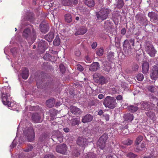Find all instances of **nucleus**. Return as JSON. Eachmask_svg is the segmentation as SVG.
<instances>
[{
    "instance_id": "f257e3e1",
    "label": "nucleus",
    "mask_w": 158,
    "mask_h": 158,
    "mask_svg": "<svg viewBox=\"0 0 158 158\" xmlns=\"http://www.w3.org/2000/svg\"><path fill=\"white\" fill-rule=\"evenodd\" d=\"M2 94V100L4 105L7 106L10 109H16L17 105L14 102H10V89L9 87H4L1 90Z\"/></svg>"
},
{
    "instance_id": "f03ea898",
    "label": "nucleus",
    "mask_w": 158,
    "mask_h": 158,
    "mask_svg": "<svg viewBox=\"0 0 158 158\" xmlns=\"http://www.w3.org/2000/svg\"><path fill=\"white\" fill-rule=\"evenodd\" d=\"M23 35L27 40L29 44H32L36 39V32L33 29L31 31L29 29H25L23 32Z\"/></svg>"
},
{
    "instance_id": "7ed1b4c3",
    "label": "nucleus",
    "mask_w": 158,
    "mask_h": 158,
    "mask_svg": "<svg viewBox=\"0 0 158 158\" xmlns=\"http://www.w3.org/2000/svg\"><path fill=\"white\" fill-rule=\"evenodd\" d=\"M134 40L133 39H131L129 40H126L124 41L123 47L125 53L128 55L132 54L131 51L134 49H132L131 47L134 46Z\"/></svg>"
},
{
    "instance_id": "20e7f679",
    "label": "nucleus",
    "mask_w": 158,
    "mask_h": 158,
    "mask_svg": "<svg viewBox=\"0 0 158 158\" xmlns=\"http://www.w3.org/2000/svg\"><path fill=\"white\" fill-rule=\"evenodd\" d=\"M116 99L113 97L107 96L103 102V104L105 107L110 109H113L116 107L117 105Z\"/></svg>"
},
{
    "instance_id": "39448f33",
    "label": "nucleus",
    "mask_w": 158,
    "mask_h": 158,
    "mask_svg": "<svg viewBox=\"0 0 158 158\" xmlns=\"http://www.w3.org/2000/svg\"><path fill=\"white\" fill-rule=\"evenodd\" d=\"M110 10L106 8H102L101 10L96 14V16L98 19L104 20L106 19L109 14Z\"/></svg>"
},
{
    "instance_id": "423d86ee",
    "label": "nucleus",
    "mask_w": 158,
    "mask_h": 158,
    "mask_svg": "<svg viewBox=\"0 0 158 158\" xmlns=\"http://www.w3.org/2000/svg\"><path fill=\"white\" fill-rule=\"evenodd\" d=\"M144 48L146 52L152 57H153L155 56L156 53V51L153 47L151 42H147L144 44Z\"/></svg>"
},
{
    "instance_id": "0eeeda50",
    "label": "nucleus",
    "mask_w": 158,
    "mask_h": 158,
    "mask_svg": "<svg viewBox=\"0 0 158 158\" xmlns=\"http://www.w3.org/2000/svg\"><path fill=\"white\" fill-rule=\"evenodd\" d=\"M23 133L27 137L28 141L31 142L34 139L35 135L33 129L30 127L23 132Z\"/></svg>"
},
{
    "instance_id": "6e6552de",
    "label": "nucleus",
    "mask_w": 158,
    "mask_h": 158,
    "mask_svg": "<svg viewBox=\"0 0 158 158\" xmlns=\"http://www.w3.org/2000/svg\"><path fill=\"white\" fill-rule=\"evenodd\" d=\"M108 138V135L107 134H104L102 135L99 139L97 143V145L100 148L103 149L106 145V142Z\"/></svg>"
},
{
    "instance_id": "1a4fd4ad",
    "label": "nucleus",
    "mask_w": 158,
    "mask_h": 158,
    "mask_svg": "<svg viewBox=\"0 0 158 158\" xmlns=\"http://www.w3.org/2000/svg\"><path fill=\"white\" fill-rule=\"evenodd\" d=\"M54 135L52 136V139L54 142L56 143H61L63 141V135L59 131H55Z\"/></svg>"
},
{
    "instance_id": "9d476101",
    "label": "nucleus",
    "mask_w": 158,
    "mask_h": 158,
    "mask_svg": "<svg viewBox=\"0 0 158 158\" xmlns=\"http://www.w3.org/2000/svg\"><path fill=\"white\" fill-rule=\"evenodd\" d=\"M94 79L96 82L101 84L106 83L107 82L106 80L102 76H98V74H94Z\"/></svg>"
},
{
    "instance_id": "9b49d317",
    "label": "nucleus",
    "mask_w": 158,
    "mask_h": 158,
    "mask_svg": "<svg viewBox=\"0 0 158 158\" xmlns=\"http://www.w3.org/2000/svg\"><path fill=\"white\" fill-rule=\"evenodd\" d=\"M141 107V108L142 110H152V108L151 107L152 104L149 102L147 101L142 102L140 103Z\"/></svg>"
},
{
    "instance_id": "f8f14e48",
    "label": "nucleus",
    "mask_w": 158,
    "mask_h": 158,
    "mask_svg": "<svg viewBox=\"0 0 158 158\" xmlns=\"http://www.w3.org/2000/svg\"><path fill=\"white\" fill-rule=\"evenodd\" d=\"M56 151L63 154H65L66 151V145L62 144L59 145L56 147Z\"/></svg>"
},
{
    "instance_id": "ddd939ff",
    "label": "nucleus",
    "mask_w": 158,
    "mask_h": 158,
    "mask_svg": "<svg viewBox=\"0 0 158 158\" xmlns=\"http://www.w3.org/2000/svg\"><path fill=\"white\" fill-rule=\"evenodd\" d=\"M70 109L71 112L72 114L76 115H80L82 113L81 111L79 108L75 106H70Z\"/></svg>"
},
{
    "instance_id": "4468645a",
    "label": "nucleus",
    "mask_w": 158,
    "mask_h": 158,
    "mask_svg": "<svg viewBox=\"0 0 158 158\" xmlns=\"http://www.w3.org/2000/svg\"><path fill=\"white\" fill-rule=\"evenodd\" d=\"M78 3V0H63L62 4L65 6H71L73 4L76 5Z\"/></svg>"
},
{
    "instance_id": "2eb2a0df",
    "label": "nucleus",
    "mask_w": 158,
    "mask_h": 158,
    "mask_svg": "<svg viewBox=\"0 0 158 158\" xmlns=\"http://www.w3.org/2000/svg\"><path fill=\"white\" fill-rule=\"evenodd\" d=\"M77 143L78 145L83 147L87 143V141L86 138L79 137L77 140Z\"/></svg>"
},
{
    "instance_id": "dca6fc26",
    "label": "nucleus",
    "mask_w": 158,
    "mask_h": 158,
    "mask_svg": "<svg viewBox=\"0 0 158 158\" xmlns=\"http://www.w3.org/2000/svg\"><path fill=\"white\" fill-rule=\"evenodd\" d=\"M87 31V29L85 27H80L76 31L75 34L76 35H83L85 34Z\"/></svg>"
},
{
    "instance_id": "f3484780",
    "label": "nucleus",
    "mask_w": 158,
    "mask_h": 158,
    "mask_svg": "<svg viewBox=\"0 0 158 158\" xmlns=\"http://www.w3.org/2000/svg\"><path fill=\"white\" fill-rule=\"evenodd\" d=\"M93 116L90 114H87L82 117V121L84 123L89 122L93 119Z\"/></svg>"
},
{
    "instance_id": "a211bd4d",
    "label": "nucleus",
    "mask_w": 158,
    "mask_h": 158,
    "mask_svg": "<svg viewBox=\"0 0 158 158\" xmlns=\"http://www.w3.org/2000/svg\"><path fill=\"white\" fill-rule=\"evenodd\" d=\"M22 78L25 80L27 79L29 75V71L27 68H24L22 69Z\"/></svg>"
},
{
    "instance_id": "6ab92c4d",
    "label": "nucleus",
    "mask_w": 158,
    "mask_h": 158,
    "mask_svg": "<svg viewBox=\"0 0 158 158\" xmlns=\"http://www.w3.org/2000/svg\"><path fill=\"white\" fill-rule=\"evenodd\" d=\"M33 121L35 123H40L41 122L40 120V116L37 113L33 114L32 116Z\"/></svg>"
},
{
    "instance_id": "aec40b11",
    "label": "nucleus",
    "mask_w": 158,
    "mask_h": 158,
    "mask_svg": "<svg viewBox=\"0 0 158 158\" xmlns=\"http://www.w3.org/2000/svg\"><path fill=\"white\" fill-rule=\"evenodd\" d=\"M99 68V64L97 62L93 63L89 68V70L90 71H96Z\"/></svg>"
},
{
    "instance_id": "412c9836",
    "label": "nucleus",
    "mask_w": 158,
    "mask_h": 158,
    "mask_svg": "<svg viewBox=\"0 0 158 158\" xmlns=\"http://www.w3.org/2000/svg\"><path fill=\"white\" fill-rule=\"evenodd\" d=\"M142 69L143 73L146 74L149 69L148 63L147 62H144L142 65Z\"/></svg>"
},
{
    "instance_id": "4be33fe9",
    "label": "nucleus",
    "mask_w": 158,
    "mask_h": 158,
    "mask_svg": "<svg viewBox=\"0 0 158 158\" xmlns=\"http://www.w3.org/2000/svg\"><path fill=\"white\" fill-rule=\"evenodd\" d=\"M54 33L53 32L50 31L45 36V39L48 42H51L54 37Z\"/></svg>"
},
{
    "instance_id": "5701e85b",
    "label": "nucleus",
    "mask_w": 158,
    "mask_h": 158,
    "mask_svg": "<svg viewBox=\"0 0 158 158\" xmlns=\"http://www.w3.org/2000/svg\"><path fill=\"white\" fill-rule=\"evenodd\" d=\"M123 118L125 121L128 122H131L134 119L133 114L130 113L125 114Z\"/></svg>"
},
{
    "instance_id": "b1692460",
    "label": "nucleus",
    "mask_w": 158,
    "mask_h": 158,
    "mask_svg": "<svg viewBox=\"0 0 158 158\" xmlns=\"http://www.w3.org/2000/svg\"><path fill=\"white\" fill-rule=\"evenodd\" d=\"M40 31L42 32H47L49 29L48 26L47 25L44 24H40Z\"/></svg>"
},
{
    "instance_id": "393cba45",
    "label": "nucleus",
    "mask_w": 158,
    "mask_h": 158,
    "mask_svg": "<svg viewBox=\"0 0 158 158\" xmlns=\"http://www.w3.org/2000/svg\"><path fill=\"white\" fill-rule=\"evenodd\" d=\"M148 15L151 19L156 20H157L158 18V15L153 12H149Z\"/></svg>"
},
{
    "instance_id": "a878e982",
    "label": "nucleus",
    "mask_w": 158,
    "mask_h": 158,
    "mask_svg": "<svg viewBox=\"0 0 158 158\" xmlns=\"http://www.w3.org/2000/svg\"><path fill=\"white\" fill-rule=\"evenodd\" d=\"M55 103V100L54 99H50L48 100L46 102L47 106L51 108L53 106Z\"/></svg>"
},
{
    "instance_id": "bb28decb",
    "label": "nucleus",
    "mask_w": 158,
    "mask_h": 158,
    "mask_svg": "<svg viewBox=\"0 0 158 158\" xmlns=\"http://www.w3.org/2000/svg\"><path fill=\"white\" fill-rule=\"evenodd\" d=\"M150 77L152 80H156L158 77V72L152 71V73L150 74Z\"/></svg>"
},
{
    "instance_id": "cd10ccee",
    "label": "nucleus",
    "mask_w": 158,
    "mask_h": 158,
    "mask_svg": "<svg viewBox=\"0 0 158 158\" xmlns=\"http://www.w3.org/2000/svg\"><path fill=\"white\" fill-rule=\"evenodd\" d=\"M139 108L138 106L131 105L128 107L129 111L131 113H134L136 111L138 110Z\"/></svg>"
},
{
    "instance_id": "c85d7f7f",
    "label": "nucleus",
    "mask_w": 158,
    "mask_h": 158,
    "mask_svg": "<svg viewBox=\"0 0 158 158\" xmlns=\"http://www.w3.org/2000/svg\"><path fill=\"white\" fill-rule=\"evenodd\" d=\"M65 20L66 22L70 23L72 21V17L71 14L69 13L67 14L64 15Z\"/></svg>"
},
{
    "instance_id": "c756f323",
    "label": "nucleus",
    "mask_w": 158,
    "mask_h": 158,
    "mask_svg": "<svg viewBox=\"0 0 158 158\" xmlns=\"http://www.w3.org/2000/svg\"><path fill=\"white\" fill-rule=\"evenodd\" d=\"M85 3L86 5L89 7H93L95 5L94 2L93 0H86Z\"/></svg>"
},
{
    "instance_id": "7c9ffc66",
    "label": "nucleus",
    "mask_w": 158,
    "mask_h": 158,
    "mask_svg": "<svg viewBox=\"0 0 158 158\" xmlns=\"http://www.w3.org/2000/svg\"><path fill=\"white\" fill-rule=\"evenodd\" d=\"M70 123L72 126L78 125L79 123V120L78 118H74L71 120Z\"/></svg>"
},
{
    "instance_id": "2f4dec72",
    "label": "nucleus",
    "mask_w": 158,
    "mask_h": 158,
    "mask_svg": "<svg viewBox=\"0 0 158 158\" xmlns=\"http://www.w3.org/2000/svg\"><path fill=\"white\" fill-rule=\"evenodd\" d=\"M146 115L148 117L152 119H153L155 117V113L151 111H148L145 113Z\"/></svg>"
},
{
    "instance_id": "473e14b6",
    "label": "nucleus",
    "mask_w": 158,
    "mask_h": 158,
    "mask_svg": "<svg viewBox=\"0 0 158 158\" xmlns=\"http://www.w3.org/2000/svg\"><path fill=\"white\" fill-rule=\"evenodd\" d=\"M117 2V6L119 8H121L123 7L124 3L123 0H116Z\"/></svg>"
},
{
    "instance_id": "72a5a7b5",
    "label": "nucleus",
    "mask_w": 158,
    "mask_h": 158,
    "mask_svg": "<svg viewBox=\"0 0 158 158\" xmlns=\"http://www.w3.org/2000/svg\"><path fill=\"white\" fill-rule=\"evenodd\" d=\"M103 48L102 47H101L97 50L96 53L98 56H101L103 55Z\"/></svg>"
},
{
    "instance_id": "f704fd0d",
    "label": "nucleus",
    "mask_w": 158,
    "mask_h": 158,
    "mask_svg": "<svg viewBox=\"0 0 158 158\" xmlns=\"http://www.w3.org/2000/svg\"><path fill=\"white\" fill-rule=\"evenodd\" d=\"M53 44L54 45L58 46L60 44V39L59 37H56L53 42Z\"/></svg>"
},
{
    "instance_id": "c9c22d12",
    "label": "nucleus",
    "mask_w": 158,
    "mask_h": 158,
    "mask_svg": "<svg viewBox=\"0 0 158 158\" xmlns=\"http://www.w3.org/2000/svg\"><path fill=\"white\" fill-rule=\"evenodd\" d=\"M114 53L112 52H110L107 55V58L109 61H112L114 59Z\"/></svg>"
},
{
    "instance_id": "e433bc0d",
    "label": "nucleus",
    "mask_w": 158,
    "mask_h": 158,
    "mask_svg": "<svg viewBox=\"0 0 158 158\" xmlns=\"http://www.w3.org/2000/svg\"><path fill=\"white\" fill-rule=\"evenodd\" d=\"M143 139V137L141 136H139L136 139L135 141V144L138 145Z\"/></svg>"
},
{
    "instance_id": "4c0bfd02",
    "label": "nucleus",
    "mask_w": 158,
    "mask_h": 158,
    "mask_svg": "<svg viewBox=\"0 0 158 158\" xmlns=\"http://www.w3.org/2000/svg\"><path fill=\"white\" fill-rule=\"evenodd\" d=\"M126 156L130 158H135L137 155L131 152H130L127 154Z\"/></svg>"
},
{
    "instance_id": "58836bf2",
    "label": "nucleus",
    "mask_w": 158,
    "mask_h": 158,
    "mask_svg": "<svg viewBox=\"0 0 158 158\" xmlns=\"http://www.w3.org/2000/svg\"><path fill=\"white\" fill-rule=\"evenodd\" d=\"M147 89L152 93H154L155 89V87L153 85L148 86Z\"/></svg>"
},
{
    "instance_id": "ea45409f",
    "label": "nucleus",
    "mask_w": 158,
    "mask_h": 158,
    "mask_svg": "<svg viewBox=\"0 0 158 158\" xmlns=\"http://www.w3.org/2000/svg\"><path fill=\"white\" fill-rule=\"evenodd\" d=\"M136 78L138 80L141 81L143 79L144 76L142 74L139 73L137 76Z\"/></svg>"
},
{
    "instance_id": "a19ab883",
    "label": "nucleus",
    "mask_w": 158,
    "mask_h": 158,
    "mask_svg": "<svg viewBox=\"0 0 158 158\" xmlns=\"http://www.w3.org/2000/svg\"><path fill=\"white\" fill-rule=\"evenodd\" d=\"M51 56L49 54L46 53L44 56L43 58L45 60H51Z\"/></svg>"
},
{
    "instance_id": "79ce46f5",
    "label": "nucleus",
    "mask_w": 158,
    "mask_h": 158,
    "mask_svg": "<svg viewBox=\"0 0 158 158\" xmlns=\"http://www.w3.org/2000/svg\"><path fill=\"white\" fill-rule=\"evenodd\" d=\"M33 148V147L31 144H29L28 145V146L25 149L24 151L26 152H29L31 151Z\"/></svg>"
},
{
    "instance_id": "37998d69",
    "label": "nucleus",
    "mask_w": 158,
    "mask_h": 158,
    "mask_svg": "<svg viewBox=\"0 0 158 158\" xmlns=\"http://www.w3.org/2000/svg\"><path fill=\"white\" fill-rule=\"evenodd\" d=\"M85 158H96V156L95 154L90 153L87 155Z\"/></svg>"
},
{
    "instance_id": "c03bdc74",
    "label": "nucleus",
    "mask_w": 158,
    "mask_h": 158,
    "mask_svg": "<svg viewBox=\"0 0 158 158\" xmlns=\"http://www.w3.org/2000/svg\"><path fill=\"white\" fill-rule=\"evenodd\" d=\"M59 67L60 71L62 73H64L65 70V69L64 65L62 64H60L59 65Z\"/></svg>"
},
{
    "instance_id": "a18cd8bd",
    "label": "nucleus",
    "mask_w": 158,
    "mask_h": 158,
    "mask_svg": "<svg viewBox=\"0 0 158 158\" xmlns=\"http://www.w3.org/2000/svg\"><path fill=\"white\" fill-rule=\"evenodd\" d=\"M132 143V141L128 139L124 142V144L127 145H130Z\"/></svg>"
},
{
    "instance_id": "49530a36",
    "label": "nucleus",
    "mask_w": 158,
    "mask_h": 158,
    "mask_svg": "<svg viewBox=\"0 0 158 158\" xmlns=\"http://www.w3.org/2000/svg\"><path fill=\"white\" fill-rule=\"evenodd\" d=\"M152 71L158 72V64L154 65L153 66V69Z\"/></svg>"
},
{
    "instance_id": "de8ad7c7",
    "label": "nucleus",
    "mask_w": 158,
    "mask_h": 158,
    "mask_svg": "<svg viewBox=\"0 0 158 158\" xmlns=\"http://www.w3.org/2000/svg\"><path fill=\"white\" fill-rule=\"evenodd\" d=\"M73 155L75 156H78L80 154L79 152L77 150H74L72 152Z\"/></svg>"
},
{
    "instance_id": "09e8293b",
    "label": "nucleus",
    "mask_w": 158,
    "mask_h": 158,
    "mask_svg": "<svg viewBox=\"0 0 158 158\" xmlns=\"http://www.w3.org/2000/svg\"><path fill=\"white\" fill-rule=\"evenodd\" d=\"M103 116L104 117L106 121H108L109 120L110 116L109 115L107 114H104L103 115Z\"/></svg>"
},
{
    "instance_id": "8fccbe9b",
    "label": "nucleus",
    "mask_w": 158,
    "mask_h": 158,
    "mask_svg": "<svg viewBox=\"0 0 158 158\" xmlns=\"http://www.w3.org/2000/svg\"><path fill=\"white\" fill-rule=\"evenodd\" d=\"M123 96L120 95H118L116 97V99L120 101L122 100H123Z\"/></svg>"
},
{
    "instance_id": "3c124183",
    "label": "nucleus",
    "mask_w": 158,
    "mask_h": 158,
    "mask_svg": "<svg viewBox=\"0 0 158 158\" xmlns=\"http://www.w3.org/2000/svg\"><path fill=\"white\" fill-rule=\"evenodd\" d=\"M44 158H55V156L51 154H48L45 156Z\"/></svg>"
},
{
    "instance_id": "603ef678",
    "label": "nucleus",
    "mask_w": 158,
    "mask_h": 158,
    "mask_svg": "<svg viewBox=\"0 0 158 158\" xmlns=\"http://www.w3.org/2000/svg\"><path fill=\"white\" fill-rule=\"evenodd\" d=\"M135 152H139L140 151H142V150L140 148V147H139L138 146L135 148Z\"/></svg>"
},
{
    "instance_id": "864d4df0",
    "label": "nucleus",
    "mask_w": 158,
    "mask_h": 158,
    "mask_svg": "<svg viewBox=\"0 0 158 158\" xmlns=\"http://www.w3.org/2000/svg\"><path fill=\"white\" fill-rule=\"evenodd\" d=\"M97 44L96 42H93V43L91 45V47H92V48L93 49H94L97 46Z\"/></svg>"
},
{
    "instance_id": "5fc2aeb1",
    "label": "nucleus",
    "mask_w": 158,
    "mask_h": 158,
    "mask_svg": "<svg viewBox=\"0 0 158 158\" xmlns=\"http://www.w3.org/2000/svg\"><path fill=\"white\" fill-rule=\"evenodd\" d=\"M140 148L142 151L144 150L145 149V144L144 143H141L140 146Z\"/></svg>"
},
{
    "instance_id": "6e6d98bb",
    "label": "nucleus",
    "mask_w": 158,
    "mask_h": 158,
    "mask_svg": "<svg viewBox=\"0 0 158 158\" xmlns=\"http://www.w3.org/2000/svg\"><path fill=\"white\" fill-rule=\"evenodd\" d=\"M77 69L79 71H81L83 70V68L80 65H78Z\"/></svg>"
},
{
    "instance_id": "4d7b16f0",
    "label": "nucleus",
    "mask_w": 158,
    "mask_h": 158,
    "mask_svg": "<svg viewBox=\"0 0 158 158\" xmlns=\"http://www.w3.org/2000/svg\"><path fill=\"white\" fill-rule=\"evenodd\" d=\"M126 33V30L125 28H123L122 29L121 31V33L123 35H125Z\"/></svg>"
},
{
    "instance_id": "13d9d810",
    "label": "nucleus",
    "mask_w": 158,
    "mask_h": 158,
    "mask_svg": "<svg viewBox=\"0 0 158 158\" xmlns=\"http://www.w3.org/2000/svg\"><path fill=\"white\" fill-rule=\"evenodd\" d=\"M75 54L76 56H79L81 55V52L79 50H77L75 52Z\"/></svg>"
},
{
    "instance_id": "bf43d9fd",
    "label": "nucleus",
    "mask_w": 158,
    "mask_h": 158,
    "mask_svg": "<svg viewBox=\"0 0 158 158\" xmlns=\"http://www.w3.org/2000/svg\"><path fill=\"white\" fill-rule=\"evenodd\" d=\"M111 69V67L110 66H108L107 67L105 68V70L107 72H109Z\"/></svg>"
},
{
    "instance_id": "052dcab7",
    "label": "nucleus",
    "mask_w": 158,
    "mask_h": 158,
    "mask_svg": "<svg viewBox=\"0 0 158 158\" xmlns=\"http://www.w3.org/2000/svg\"><path fill=\"white\" fill-rule=\"evenodd\" d=\"M63 130L65 132L67 133V132H69V131L70 129L69 128L66 127V128H64L63 129Z\"/></svg>"
},
{
    "instance_id": "680f3d73",
    "label": "nucleus",
    "mask_w": 158,
    "mask_h": 158,
    "mask_svg": "<svg viewBox=\"0 0 158 158\" xmlns=\"http://www.w3.org/2000/svg\"><path fill=\"white\" fill-rule=\"evenodd\" d=\"M104 95L102 94H99V95H98V98L100 99H102L103 97H104Z\"/></svg>"
},
{
    "instance_id": "e2e57ef3",
    "label": "nucleus",
    "mask_w": 158,
    "mask_h": 158,
    "mask_svg": "<svg viewBox=\"0 0 158 158\" xmlns=\"http://www.w3.org/2000/svg\"><path fill=\"white\" fill-rule=\"evenodd\" d=\"M44 41L42 40L40 43V44H39V46L40 47V44H42V46L43 47H44Z\"/></svg>"
},
{
    "instance_id": "0e129e2a",
    "label": "nucleus",
    "mask_w": 158,
    "mask_h": 158,
    "mask_svg": "<svg viewBox=\"0 0 158 158\" xmlns=\"http://www.w3.org/2000/svg\"><path fill=\"white\" fill-rule=\"evenodd\" d=\"M143 158H157L155 156H150L148 157H145Z\"/></svg>"
},
{
    "instance_id": "69168bd1",
    "label": "nucleus",
    "mask_w": 158,
    "mask_h": 158,
    "mask_svg": "<svg viewBox=\"0 0 158 158\" xmlns=\"http://www.w3.org/2000/svg\"><path fill=\"white\" fill-rule=\"evenodd\" d=\"M103 113V111L102 110H100L98 113V114L100 115H101Z\"/></svg>"
},
{
    "instance_id": "338daca9",
    "label": "nucleus",
    "mask_w": 158,
    "mask_h": 158,
    "mask_svg": "<svg viewBox=\"0 0 158 158\" xmlns=\"http://www.w3.org/2000/svg\"><path fill=\"white\" fill-rule=\"evenodd\" d=\"M135 69H134L135 70H136V69H137L138 68V66L137 65H135Z\"/></svg>"
},
{
    "instance_id": "774afa93",
    "label": "nucleus",
    "mask_w": 158,
    "mask_h": 158,
    "mask_svg": "<svg viewBox=\"0 0 158 158\" xmlns=\"http://www.w3.org/2000/svg\"><path fill=\"white\" fill-rule=\"evenodd\" d=\"M75 19H76V20H77V21H78V20H79V17H78L77 16V17H76Z\"/></svg>"
}]
</instances>
